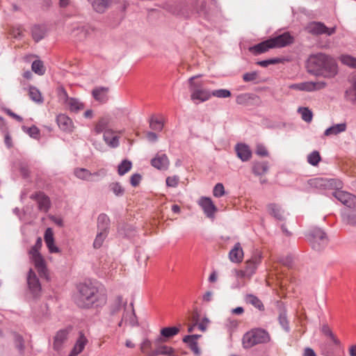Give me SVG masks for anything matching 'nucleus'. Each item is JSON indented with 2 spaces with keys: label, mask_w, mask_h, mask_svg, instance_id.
I'll return each mask as SVG.
<instances>
[{
  "label": "nucleus",
  "mask_w": 356,
  "mask_h": 356,
  "mask_svg": "<svg viewBox=\"0 0 356 356\" xmlns=\"http://www.w3.org/2000/svg\"><path fill=\"white\" fill-rule=\"evenodd\" d=\"M179 182V177L177 176L168 177L166 179V185L169 187H176Z\"/></svg>",
  "instance_id": "obj_59"
},
{
  "label": "nucleus",
  "mask_w": 356,
  "mask_h": 356,
  "mask_svg": "<svg viewBox=\"0 0 356 356\" xmlns=\"http://www.w3.org/2000/svg\"><path fill=\"white\" fill-rule=\"evenodd\" d=\"M32 37L35 42L41 40L45 35V28L40 25H34L31 29Z\"/></svg>",
  "instance_id": "obj_36"
},
{
  "label": "nucleus",
  "mask_w": 356,
  "mask_h": 356,
  "mask_svg": "<svg viewBox=\"0 0 356 356\" xmlns=\"http://www.w3.org/2000/svg\"><path fill=\"white\" fill-rule=\"evenodd\" d=\"M211 96L218 98H227L231 96V92L227 89H218L211 92Z\"/></svg>",
  "instance_id": "obj_49"
},
{
  "label": "nucleus",
  "mask_w": 356,
  "mask_h": 356,
  "mask_svg": "<svg viewBox=\"0 0 356 356\" xmlns=\"http://www.w3.org/2000/svg\"><path fill=\"white\" fill-rule=\"evenodd\" d=\"M44 239L47 247L51 253L60 252V249L55 245L54 232L51 228L49 227L45 230Z\"/></svg>",
  "instance_id": "obj_19"
},
{
  "label": "nucleus",
  "mask_w": 356,
  "mask_h": 356,
  "mask_svg": "<svg viewBox=\"0 0 356 356\" xmlns=\"http://www.w3.org/2000/svg\"><path fill=\"white\" fill-rule=\"evenodd\" d=\"M278 321H279L280 324L282 327V328L286 332H289L290 327H289V321L286 318V314L284 312H282L280 314L279 317H278Z\"/></svg>",
  "instance_id": "obj_47"
},
{
  "label": "nucleus",
  "mask_w": 356,
  "mask_h": 356,
  "mask_svg": "<svg viewBox=\"0 0 356 356\" xmlns=\"http://www.w3.org/2000/svg\"><path fill=\"white\" fill-rule=\"evenodd\" d=\"M30 197L37 202L39 210L44 212L48 211L50 207V200L44 193L42 192L35 193L32 194Z\"/></svg>",
  "instance_id": "obj_15"
},
{
  "label": "nucleus",
  "mask_w": 356,
  "mask_h": 356,
  "mask_svg": "<svg viewBox=\"0 0 356 356\" xmlns=\"http://www.w3.org/2000/svg\"><path fill=\"white\" fill-rule=\"evenodd\" d=\"M258 74L257 72H248L243 74V79L245 82H250L257 79Z\"/></svg>",
  "instance_id": "obj_57"
},
{
  "label": "nucleus",
  "mask_w": 356,
  "mask_h": 356,
  "mask_svg": "<svg viewBox=\"0 0 356 356\" xmlns=\"http://www.w3.org/2000/svg\"><path fill=\"white\" fill-rule=\"evenodd\" d=\"M213 194L216 197H220L225 195V188L222 184L218 183L213 188Z\"/></svg>",
  "instance_id": "obj_51"
},
{
  "label": "nucleus",
  "mask_w": 356,
  "mask_h": 356,
  "mask_svg": "<svg viewBox=\"0 0 356 356\" xmlns=\"http://www.w3.org/2000/svg\"><path fill=\"white\" fill-rule=\"evenodd\" d=\"M108 88L99 87L95 88L92 90V94L95 100L101 103H105L108 100Z\"/></svg>",
  "instance_id": "obj_24"
},
{
  "label": "nucleus",
  "mask_w": 356,
  "mask_h": 356,
  "mask_svg": "<svg viewBox=\"0 0 356 356\" xmlns=\"http://www.w3.org/2000/svg\"><path fill=\"white\" fill-rule=\"evenodd\" d=\"M26 132L31 138L35 139H37L40 137V130L35 126H32L31 127L27 129Z\"/></svg>",
  "instance_id": "obj_55"
},
{
  "label": "nucleus",
  "mask_w": 356,
  "mask_h": 356,
  "mask_svg": "<svg viewBox=\"0 0 356 356\" xmlns=\"http://www.w3.org/2000/svg\"><path fill=\"white\" fill-rule=\"evenodd\" d=\"M42 238L41 237H38L36 240L35 245L29 251V254L30 256V259L33 262L35 267L37 269L40 276L47 279L48 273L45 261L39 252V250L42 248Z\"/></svg>",
  "instance_id": "obj_3"
},
{
  "label": "nucleus",
  "mask_w": 356,
  "mask_h": 356,
  "mask_svg": "<svg viewBox=\"0 0 356 356\" xmlns=\"http://www.w3.org/2000/svg\"><path fill=\"white\" fill-rule=\"evenodd\" d=\"M256 154L261 156H266L268 154V152L264 145L257 144L256 147Z\"/></svg>",
  "instance_id": "obj_56"
},
{
  "label": "nucleus",
  "mask_w": 356,
  "mask_h": 356,
  "mask_svg": "<svg viewBox=\"0 0 356 356\" xmlns=\"http://www.w3.org/2000/svg\"><path fill=\"white\" fill-rule=\"evenodd\" d=\"M58 97H59L60 101L63 104H65L66 102H67V100L70 98L68 97L66 90L63 88L59 90Z\"/></svg>",
  "instance_id": "obj_62"
},
{
  "label": "nucleus",
  "mask_w": 356,
  "mask_h": 356,
  "mask_svg": "<svg viewBox=\"0 0 356 356\" xmlns=\"http://www.w3.org/2000/svg\"><path fill=\"white\" fill-rule=\"evenodd\" d=\"M92 8L99 13H104L110 6L111 0H88Z\"/></svg>",
  "instance_id": "obj_23"
},
{
  "label": "nucleus",
  "mask_w": 356,
  "mask_h": 356,
  "mask_svg": "<svg viewBox=\"0 0 356 356\" xmlns=\"http://www.w3.org/2000/svg\"><path fill=\"white\" fill-rule=\"evenodd\" d=\"M122 298L121 297H118L115 301L114 305L111 307V314L113 315L117 314L122 307Z\"/></svg>",
  "instance_id": "obj_52"
},
{
  "label": "nucleus",
  "mask_w": 356,
  "mask_h": 356,
  "mask_svg": "<svg viewBox=\"0 0 356 356\" xmlns=\"http://www.w3.org/2000/svg\"><path fill=\"white\" fill-rule=\"evenodd\" d=\"M306 30L312 35L327 34L331 35L335 33V28H327L323 23L318 22H310L307 26Z\"/></svg>",
  "instance_id": "obj_8"
},
{
  "label": "nucleus",
  "mask_w": 356,
  "mask_h": 356,
  "mask_svg": "<svg viewBox=\"0 0 356 356\" xmlns=\"http://www.w3.org/2000/svg\"><path fill=\"white\" fill-rule=\"evenodd\" d=\"M346 205L348 209H356V196L350 194V197H348V201L344 204Z\"/></svg>",
  "instance_id": "obj_54"
},
{
  "label": "nucleus",
  "mask_w": 356,
  "mask_h": 356,
  "mask_svg": "<svg viewBox=\"0 0 356 356\" xmlns=\"http://www.w3.org/2000/svg\"><path fill=\"white\" fill-rule=\"evenodd\" d=\"M74 175L79 179L87 181H92V179H90V177L93 175H99L100 172L92 174L86 168H76L74 170Z\"/></svg>",
  "instance_id": "obj_30"
},
{
  "label": "nucleus",
  "mask_w": 356,
  "mask_h": 356,
  "mask_svg": "<svg viewBox=\"0 0 356 356\" xmlns=\"http://www.w3.org/2000/svg\"><path fill=\"white\" fill-rule=\"evenodd\" d=\"M307 239L312 249L316 251H321L328 243V238L326 233L318 227L314 228L309 232Z\"/></svg>",
  "instance_id": "obj_6"
},
{
  "label": "nucleus",
  "mask_w": 356,
  "mask_h": 356,
  "mask_svg": "<svg viewBox=\"0 0 356 356\" xmlns=\"http://www.w3.org/2000/svg\"><path fill=\"white\" fill-rule=\"evenodd\" d=\"M108 233L97 231V234L93 242L94 248L98 249L102 247L104 240L107 237Z\"/></svg>",
  "instance_id": "obj_42"
},
{
  "label": "nucleus",
  "mask_w": 356,
  "mask_h": 356,
  "mask_svg": "<svg viewBox=\"0 0 356 356\" xmlns=\"http://www.w3.org/2000/svg\"><path fill=\"white\" fill-rule=\"evenodd\" d=\"M307 68L309 73L327 78L334 77L337 74V65L330 56L318 53L312 54L307 59Z\"/></svg>",
  "instance_id": "obj_1"
},
{
  "label": "nucleus",
  "mask_w": 356,
  "mask_h": 356,
  "mask_svg": "<svg viewBox=\"0 0 356 356\" xmlns=\"http://www.w3.org/2000/svg\"><path fill=\"white\" fill-rule=\"evenodd\" d=\"M132 166V163L131 161L128 160H124L122 163L118 165V172L120 175H124L125 173L129 172Z\"/></svg>",
  "instance_id": "obj_46"
},
{
  "label": "nucleus",
  "mask_w": 356,
  "mask_h": 356,
  "mask_svg": "<svg viewBox=\"0 0 356 356\" xmlns=\"http://www.w3.org/2000/svg\"><path fill=\"white\" fill-rule=\"evenodd\" d=\"M108 188L118 197H121L124 193V189L119 182L111 183Z\"/></svg>",
  "instance_id": "obj_40"
},
{
  "label": "nucleus",
  "mask_w": 356,
  "mask_h": 356,
  "mask_svg": "<svg viewBox=\"0 0 356 356\" xmlns=\"http://www.w3.org/2000/svg\"><path fill=\"white\" fill-rule=\"evenodd\" d=\"M68 333V330H60L56 333L53 344L56 351L60 352L63 349V344L67 340Z\"/></svg>",
  "instance_id": "obj_16"
},
{
  "label": "nucleus",
  "mask_w": 356,
  "mask_h": 356,
  "mask_svg": "<svg viewBox=\"0 0 356 356\" xmlns=\"http://www.w3.org/2000/svg\"><path fill=\"white\" fill-rule=\"evenodd\" d=\"M184 342L186 343L188 345L189 348L191 349V350L194 353L195 355H200V350L198 347L197 342L196 341L189 340Z\"/></svg>",
  "instance_id": "obj_53"
},
{
  "label": "nucleus",
  "mask_w": 356,
  "mask_h": 356,
  "mask_svg": "<svg viewBox=\"0 0 356 356\" xmlns=\"http://www.w3.org/2000/svg\"><path fill=\"white\" fill-rule=\"evenodd\" d=\"M341 220L345 225L356 228V209L342 210Z\"/></svg>",
  "instance_id": "obj_17"
},
{
  "label": "nucleus",
  "mask_w": 356,
  "mask_h": 356,
  "mask_svg": "<svg viewBox=\"0 0 356 356\" xmlns=\"http://www.w3.org/2000/svg\"><path fill=\"white\" fill-rule=\"evenodd\" d=\"M346 128L347 125L345 122L334 124L325 131L324 136H330L337 135L340 133L344 132L346 130Z\"/></svg>",
  "instance_id": "obj_28"
},
{
  "label": "nucleus",
  "mask_w": 356,
  "mask_h": 356,
  "mask_svg": "<svg viewBox=\"0 0 356 356\" xmlns=\"http://www.w3.org/2000/svg\"><path fill=\"white\" fill-rule=\"evenodd\" d=\"M31 69L38 75H43L45 73V68L43 63L40 60H36L33 62Z\"/></svg>",
  "instance_id": "obj_43"
},
{
  "label": "nucleus",
  "mask_w": 356,
  "mask_h": 356,
  "mask_svg": "<svg viewBox=\"0 0 356 356\" xmlns=\"http://www.w3.org/2000/svg\"><path fill=\"white\" fill-rule=\"evenodd\" d=\"M109 120L106 118H101L95 125V131L96 134H99L102 131H105V130L108 129L107 127L108 124Z\"/></svg>",
  "instance_id": "obj_41"
},
{
  "label": "nucleus",
  "mask_w": 356,
  "mask_h": 356,
  "mask_svg": "<svg viewBox=\"0 0 356 356\" xmlns=\"http://www.w3.org/2000/svg\"><path fill=\"white\" fill-rule=\"evenodd\" d=\"M235 151L238 157L242 161H248L252 156V152L250 147L243 143L237 144L235 146Z\"/></svg>",
  "instance_id": "obj_20"
},
{
  "label": "nucleus",
  "mask_w": 356,
  "mask_h": 356,
  "mask_svg": "<svg viewBox=\"0 0 356 356\" xmlns=\"http://www.w3.org/2000/svg\"><path fill=\"white\" fill-rule=\"evenodd\" d=\"M198 204L202 207L205 215L208 218H213L214 213L217 211V208L214 205L211 198L207 197H202L199 200Z\"/></svg>",
  "instance_id": "obj_11"
},
{
  "label": "nucleus",
  "mask_w": 356,
  "mask_h": 356,
  "mask_svg": "<svg viewBox=\"0 0 356 356\" xmlns=\"http://www.w3.org/2000/svg\"><path fill=\"white\" fill-rule=\"evenodd\" d=\"M273 41L272 44L273 48H280L287 46L293 42V38L289 32H285L276 37L270 38Z\"/></svg>",
  "instance_id": "obj_14"
},
{
  "label": "nucleus",
  "mask_w": 356,
  "mask_h": 356,
  "mask_svg": "<svg viewBox=\"0 0 356 356\" xmlns=\"http://www.w3.org/2000/svg\"><path fill=\"white\" fill-rule=\"evenodd\" d=\"M110 219L105 213H101L97 218V230L108 233Z\"/></svg>",
  "instance_id": "obj_26"
},
{
  "label": "nucleus",
  "mask_w": 356,
  "mask_h": 356,
  "mask_svg": "<svg viewBox=\"0 0 356 356\" xmlns=\"http://www.w3.org/2000/svg\"><path fill=\"white\" fill-rule=\"evenodd\" d=\"M141 175L140 174H138V173H136V174H134L131 178H130V182H131V186L136 187L137 186L140 180H141Z\"/></svg>",
  "instance_id": "obj_63"
},
{
  "label": "nucleus",
  "mask_w": 356,
  "mask_h": 356,
  "mask_svg": "<svg viewBox=\"0 0 356 356\" xmlns=\"http://www.w3.org/2000/svg\"><path fill=\"white\" fill-rule=\"evenodd\" d=\"M151 165L159 170H166L169 167L170 161L166 154L157 153L151 160Z\"/></svg>",
  "instance_id": "obj_13"
},
{
  "label": "nucleus",
  "mask_w": 356,
  "mask_h": 356,
  "mask_svg": "<svg viewBox=\"0 0 356 356\" xmlns=\"http://www.w3.org/2000/svg\"><path fill=\"white\" fill-rule=\"evenodd\" d=\"M321 160V157L318 151H313L307 156L308 163L313 166H316Z\"/></svg>",
  "instance_id": "obj_45"
},
{
  "label": "nucleus",
  "mask_w": 356,
  "mask_h": 356,
  "mask_svg": "<svg viewBox=\"0 0 356 356\" xmlns=\"http://www.w3.org/2000/svg\"><path fill=\"white\" fill-rule=\"evenodd\" d=\"M273 41L270 39L261 42L250 48V51L254 54H260L268 51L270 49L273 48L272 44Z\"/></svg>",
  "instance_id": "obj_22"
},
{
  "label": "nucleus",
  "mask_w": 356,
  "mask_h": 356,
  "mask_svg": "<svg viewBox=\"0 0 356 356\" xmlns=\"http://www.w3.org/2000/svg\"><path fill=\"white\" fill-rule=\"evenodd\" d=\"M340 60L343 64L356 69V58L349 55H341ZM345 97L348 101L356 103V81L350 88L346 90Z\"/></svg>",
  "instance_id": "obj_7"
},
{
  "label": "nucleus",
  "mask_w": 356,
  "mask_h": 356,
  "mask_svg": "<svg viewBox=\"0 0 356 356\" xmlns=\"http://www.w3.org/2000/svg\"><path fill=\"white\" fill-rule=\"evenodd\" d=\"M79 293L76 298V305L81 308H90L92 306L99 307L106 303L104 293L92 284H81L78 287Z\"/></svg>",
  "instance_id": "obj_2"
},
{
  "label": "nucleus",
  "mask_w": 356,
  "mask_h": 356,
  "mask_svg": "<svg viewBox=\"0 0 356 356\" xmlns=\"http://www.w3.org/2000/svg\"><path fill=\"white\" fill-rule=\"evenodd\" d=\"M29 95L30 98L37 103H42L43 102L40 92L34 86H31L29 88Z\"/></svg>",
  "instance_id": "obj_39"
},
{
  "label": "nucleus",
  "mask_w": 356,
  "mask_h": 356,
  "mask_svg": "<svg viewBox=\"0 0 356 356\" xmlns=\"http://www.w3.org/2000/svg\"><path fill=\"white\" fill-rule=\"evenodd\" d=\"M209 321L207 318H204L200 323H198V328L202 332L206 331L207 325L209 324Z\"/></svg>",
  "instance_id": "obj_64"
},
{
  "label": "nucleus",
  "mask_w": 356,
  "mask_h": 356,
  "mask_svg": "<svg viewBox=\"0 0 356 356\" xmlns=\"http://www.w3.org/2000/svg\"><path fill=\"white\" fill-rule=\"evenodd\" d=\"M75 36H78L80 39L86 37L87 31L84 26L78 27L76 30H73Z\"/></svg>",
  "instance_id": "obj_60"
},
{
  "label": "nucleus",
  "mask_w": 356,
  "mask_h": 356,
  "mask_svg": "<svg viewBox=\"0 0 356 356\" xmlns=\"http://www.w3.org/2000/svg\"><path fill=\"white\" fill-rule=\"evenodd\" d=\"M174 353V349L167 346H159L155 350L147 353V356H158L160 355H170Z\"/></svg>",
  "instance_id": "obj_32"
},
{
  "label": "nucleus",
  "mask_w": 356,
  "mask_h": 356,
  "mask_svg": "<svg viewBox=\"0 0 356 356\" xmlns=\"http://www.w3.org/2000/svg\"><path fill=\"white\" fill-rule=\"evenodd\" d=\"M261 253L256 252L252 257L246 261L245 270L248 274V278L250 279L256 272L258 266L261 261Z\"/></svg>",
  "instance_id": "obj_10"
},
{
  "label": "nucleus",
  "mask_w": 356,
  "mask_h": 356,
  "mask_svg": "<svg viewBox=\"0 0 356 356\" xmlns=\"http://www.w3.org/2000/svg\"><path fill=\"white\" fill-rule=\"evenodd\" d=\"M57 123L59 127L64 131L72 130V121L65 114H60L57 116Z\"/></svg>",
  "instance_id": "obj_25"
},
{
  "label": "nucleus",
  "mask_w": 356,
  "mask_h": 356,
  "mask_svg": "<svg viewBox=\"0 0 356 356\" xmlns=\"http://www.w3.org/2000/svg\"><path fill=\"white\" fill-rule=\"evenodd\" d=\"M200 76H194L188 79L189 89L191 92V99L193 101L198 100L203 102L211 97V91L204 88L202 81H195Z\"/></svg>",
  "instance_id": "obj_5"
},
{
  "label": "nucleus",
  "mask_w": 356,
  "mask_h": 356,
  "mask_svg": "<svg viewBox=\"0 0 356 356\" xmlns=\"http://www.w3.org/2000/svg\"><path fill=\"white\" fill-rule=\"evenodd\" d=\"M268 170V162H255L252 166V172L255 175H262L266 174Z\"/></svg>",
  "instance_id": "obj_33"
},
{
  "label": "nucleus",
  "mask_w": 356,
  "mask_h": 356,
  "mask_svg": "<svg viewBox=\"0 0 356 356\" xmlns=\"http://www.w3.org/2000/svg\"><path fill=\"white\" fill-rule=\"evenodd\" d=\"M179 329L176 327H164L161 330V334L166 338H170L178 334Z\"/></svg>",
  "instance_id": "obj_44"
},
{
  "label": "nucleus",
  "mask_w": 356,
  "mask_h": 356,
  "mask_svg": "<svg viewBox=\"0 0 356 356\" xmlns=\"http://www.w3.org/2000/svg\"><path fill=\"white\" fill-rule=\"evenodd\" d=\"M152 348V342L148 339H145L143 340L142 343L140 344V350L142 353L147 355L148 353L147 352V350L150 349Z\"/></svg>",
  "instance_id": "obj_58"
},
{
  "label": "nucleus",
  "mask_w": 356,
  "mask_h": 356,
  "mask_svg": "<svg viewBox=\"0 0 356 356\" xmlns=\"http://www.w3.org/2000/svg\"><path fill=\"white\" fill-rule=\"evenodd\" d=\"M320 330L321 333L326 337L329 338L330 341L335 345L339 344V341L334 335L331 328L327 323H323L321 325Z\"/></svg>",
  "instance_id": "obj_31"
},
{
  "label": "nucleus",
  "mask_w": 356,
  "mask_h": 356,
  "mask_svg": "<svg viewBox=\"0 0 356 356\" xmlns=\"http://www.w3.org/2000/svg\"><path fill=\"white\" fill-rule=\"evenodd\" d=\"M245 301L248 304H250L259 311L264 310V306L262 302L254 295L248 294L245 297Z\"/></svg>",
  "instance_id": "obj_35"
},
{
  "label": "nucleus",
  "mask_w": 356,
  "mask_h": 356,
  "mask_svg": "<svg viewBox=\"0 0 356 356\" xmlns=\"http://www.w3.org/2000/svg\"><path fill=\"white\" fill-rule=\"evenodd\" d=\"M229 258L234 263H240L243 260V251L240 243H236L229 251Z\"/></svg>",
  "instance_id": "obj_21"
},
{
  "label": "nucleus",
  "mask_w": 356,
  "mask_h": 356,
  "mask_svg": "<svg viewBox=\"0 0 356 356\" xmlns=\"http://www.w3.org/2000/svg\"><path fill=\"white\" fill-rule=\"evenodd\" d=\"M13 336L15 348L18 350V353L20 355H23L25 350L24 340L23 337L16 332H14Z\"/></svg>",
  "instance_id": "obj_37"
},
{
  "label": "nucleus",
  "mask_w": 356,
  "mask_h": 356,
  "mask_svg": "<svg viewBox=\"0 0 356 356\" xmlns=\"http://www.w3.org/2000/svg\"><path fill=\"white\" fill-rule=\"evenodd\" d=\"M27 284L31 293L35 298L40 295L41 284L35 272L30 269L27 275Z\"/></svg>",
  "instance_id": "obj_9"
},
{
  "label": "nucleus",
  "mask_w": 356,
  "mask_h": 356,
  "mask_svg": "<svg viewBox=\"0 0 356 356\" xmlns=\"http://www.w3.org/2000/svg\"><path fill=\"white\" fill-rule=\"evenodd\" d=\"M103 139L106 144L111 148H116L119 146V136L112 129L105 130Z\"/></svg>",
  "instance_id": "obj_18"
},
{
  "label": "nucleus",
  "mask_w": 356,
  "mask_h": 356,
  "mask_svg": "<svg viewBox=\"0 0 356 356\" xmlns=\"http://www.w3.org/2000/svg\"><path fill=\"white\" fill-rule=\"evenodd\" d=\"M279 62V60L277 58H273V59H268V60H264L257 62V64L261 67H266L269 65L272 64H276Z\"/></svg>",
  "instance_id": "obj_61"
},
{
  "label": "nucleus",
  "mask_w": 356,
  "mask_h": 356,
  "mask_svg": "<svg viewBox=\"0 0 356 356\" xmlns=\"http://www.w3.org/2000/svg\"><path fill=\"white\" fill-rule=\"evenodd\" d=\"M149 127L152 129L154 131H161L163 128V123L158 119H154V118H152L149 120Z\"/></svg>",
  "instance_id": "obj_50"
},
{
  "label": "nucleus",
  "mask_w": 356,
  "mask_h": 356,
  "mask_svg": "<svg viewBox=\"0 0 356 356\" xmlns=\"http://www.w3.org/2000/svg\"><path fill=\"white\" fill-rule=\"evenodd\" d=\"M87 342V339L81 334L77 339L74 348L68 356H76L81 353L84 349Z\"/></svg>",
  "instance_id": "obj_27"
},
{
  "label": "nucleus",
  "mask_w": 356,
  "mask_h": 356,
  "mask_svg": "<svg viewBox=\"0 0 356 356\" xmlns=\"http://www.w3.org/2000/svg\"><path fill=\"white\" fill-rule=\"evenodd\" d=\"M65 104L70 111L74 113H78L84 108V104L76 98L70 97Z\"/></svg>",
  "instance_id": "obj_29"
},
{
  "label": "nucleus",
  "mask_w": 356,
  "mask_h": 356,
  "mask_svg": "<svg viewBox=\"0 0 356 356\" xmlns=\"http://www.w3.org/2000/svg\"><path fill=\"white\" fill-rule=\"evenodd\" d=\"M268 209L270 214L272 215L277 220H283L284 219V211L281 209L280 206L275 204H270L268 206Z\"/></svg>",
  "instance_id": "obj_34"
},
{
  "label": "nucleus",
  "mask_w": 356,
  "mask_h": 356,
  "mask_svg": "<svg viewBox=\"0 0 356 356\" xmlns=\"http://www.w3.org/2000/svg\"><path fill=\"white\" fill-rule=\"evenodd\" d=\"M298 113L300 114L302 119L309 123L312 121L313 113L312 111L307 107H300L298 109Z\"/></svg>",
  "instance_id": "obj_38"
},
{
  "label": "nucleus",
  "mask_w": 356,
  "mask_h": 356,
  "mask_svg": "<svg viewBox=\"0 0 356 356\" xmlns=\"http://www.w3.org/2000/svg\"><path fill=\"white\" fill-rule=\"evenodd\" d=\"M350 193L343 191H337L334 193V197L339 200L343 204H345L348 201V197H350Z\"/></svg>",
  "instance_id": "obj_48"
},
{
  "label": "nucleus",
  "mask_w": 356,
  "mask_h": 356,
  "mask_svg": "<svg viewBox=\"0 0 356 356\" xmlns=\"http://www.w3.org/2000/svg\"><path fill=\"white\" fill-rule=\"evenodd\" d=\"M270 337L268 332L264 329H253L245 333L243 338L244 348H248L259 343H265L270 341Z\"/></svg>",
  "instance_id": "obj_4"
},
{
  "label": "nucleus",
  "mask_w": 356,
  "mask_h": 356,
  "mask_svg": "<svg viewBox=\"0 0 356 356\" xmlns=\"http://www.w3.org/2000/svg\"><path fill=\"white\" fill-rule=\"evenodd\" d=\"M326 86V83L324 81H308L296 84L293 86L299 90L312 92L324 88Z\"/></svg>",
  "instance_id": "obj_12"
}]
</instances>
